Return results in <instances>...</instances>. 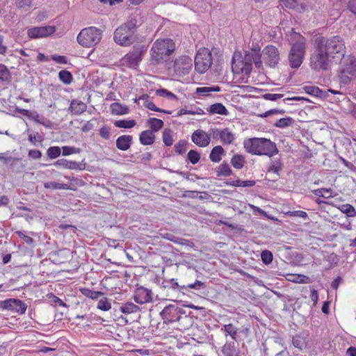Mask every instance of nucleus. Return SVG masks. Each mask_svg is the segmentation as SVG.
Instances as JSON below:
<instances>
[{
	"mask_svg": "<svg viewBox=\"0 0 356 356\" xmlns=\"http://www.w3.org/2000/svg\"><path fill=\"white\" fill-rule=\"evenodd\" d=\"M141 24V18L138 15H131L127 22L115 31L114 41L120 46H130L136 41V33Z\"/></svg>",
	"mask_w": 356,
	"mask_h": 356,
	"instance_id": "obj_1",
	"label": "nucleus"
},
{
	"mask_svg": "<svg viewBox=\"0 0 356 356\" xmlns=\"http://www.w3.org/2000/svg\"><path fill=\"white\" fill-rule=\"evenodd\" d=\"M248 153L256 155H266L271 157L278 152L275 143L265 138H252L243 142Z\"/></svg>",
	"mask_w": 356,
	"mask_h": 356,
	"instance_id": "obj_2",
	"label": "nucleus"
},
{
	"mask_svg": "<svg viewBox=\"0 0 356 356\" xmlns=\"http://www.w3.org/2000/svg\"><path fill=\"white\" fill-rule=\"evenodd\" d=\"M291 47L288 55V62L292 69H298L303 62L306 52L305 38L292 29Z\"/></svg>",
	"mask_w": 356,
	"mask_h": 356,
	"instance_id": "obj_3",
	"label": "nucleus"
},
{
	"mask_svg": "<svg viewBox=\"0 0 356 356\" xmlns=\"http://www.w3.org/2000/svg\"><path fill=\"white\" fill-rule=\"evenodd\" d=\"M315 40L333 60L335 58L339 59L346 54L345 42L339 35L327 37H317Z\"/></svg>",
	"mask_w": 356,
	"mask_h": 356,
	"instance_id": "obj_4",
	"label": "nucleus"
},
{
	"mask_svg": "<svg viewBox=\"0 0 356 356\" xmlns=\"http://www.w3.org/2000/svg\"><path fill=\"white\" fill-rule=\"evenodd\" d=\"M332 63V59L314 40L313 51L309 58L310 67L317 72L327 71Z\"/></svg>",
	"mask_w": 356,
	"mask_h": 356,
	"instance_id": "obj_5",
	"label": "nucleus"
},
{
	"mask_svg": "<svg viewBox=\"0 0 356 356\" xmlns=\"http://www.w3.org/2000/svg\"><path fill=\"white\" fill-rule=\"evenodd\" d=\"M175 48V43L171 39L157 40L151 49V60L156 64L166 60Z\"/></svg>",
	"mask_w": 356,
	"mask_h": 356,
	"instance_id": "obj_6",
	"label": "nucleus"
},
{
	"mask_svg": "<svg viewBox=\"0 0 356 356\" xmlns=\"http://www.w3.org/2000/svg\"><path fill=\"white\" fill-rule=\"evenodd\" d=\"M77 42L83 47H92L102 39V31L95 26L82 29L77 35Z\"/></svg>",
	"mask_w": 356,
	"mask_h": 356,
	"instance_id": "obj_7",
	"label": "nucleus"
},
{
	"mask_svg": "<svg viewBox=\"0 0 356 356\" xmlns=\"http://www.w3.org/2000/svg\"><path fill=\"white\" fill-rule=\"evenodd\" d=\"M212 55L207 48H201L198 50L195 57V69L200 74H204L211 66Z\"/></svg>",
	"mask_w": 356,
	"mask_h": 356,
	"instance_id": "obj_8",
	"label": "nucleus"
},
{
	"mask_svg": "<svg viewBox=\"0 0 356 356\" xmlns=\"http://www.w3.org/2000/svg\"><path fill=\"white\" fill-rule=\"evenodd\" d=\"M147 48L144 44H137L133 47V49L127 54L122 58L124 64L129 67H136L142 60Z\"/></svg>",
	"mask_w": 356,
	"mask_h": 356,
	"instance_id": "obj_9",
	"label": "nucleus"
},
{
	"mask_svg": "<svg viewBox=\"0 0 356 356\" xmlns=\"http://www.w3.org/2000/svg\"><path fill=\"white\" fill-rule=\"evenodd\" d=\"M181 314H185L184 307L172 304L165 307L160 313L164 323L177 322Z\"/></svg>",
	"mask_w": 356,
	"mask_h": 356,
	"instance_id": "obj_10",
	"label": "nucleus"
},
{
	"mask_svg": "<svg viewBox=\"0 0 356 356\" xmlns=\"http://www.w3.org/2000/svg\"><path fill=\"white\" fill-rule=\"evenodd\" d=\"M164 288L172 289V290L181 291L183 293H185V291H188V289H193L196 291H200L201 289H206L205 283L196 280L194 283H191L188 284H179L177 280L171 279L169 281L165 282V284L163 286Z\"/></svg>",
	"mask_w": 356,
	"mask_h": 356,
	"instance_id": "obj_11",
	"label": "nucleus"
},
{
	"mask_svg": "<svg viewBox=\"0 0 356 356\" xmlns=\"http://www.w3.org/2000/svg\"><path fill=\"white\" fill-rule=\"evenodd\" d=\"M262 59L267 66L275 68L280 60L278 49L270 44L266 46L262 50Z\"/></svg>",
	"mask_w": 356,
	"mask_h": 356,
	"instance_id": "obj_12",
	"label": "nucleus"
},
{
	"mask_svg": "<svg viewBox=\"0 0 356 356\" xmlns=\"http://www.w3.org/2000/svg\"><path fill=\"white\" fill-rule=\"evenodd\" d=\"M193 60L187 56H182L174 62L173 70L179 76H182L189 73L192 68Z\"/></svg>",
	"mask_w": 356,
	"mask_h": 356,
	"instance_id": "obj_13",
	"label": "nucleus"
},
{
	"mask_svg": "<svg viewBox=\"0 0 356 356\" xmlns=\"http://www.w3.org/2000/svg\"><path fill=\"white\" fill-rule=\"evenodd\" d=\"M27 309V305L19 299L10 298L3 300V309L10 310L18 314H24Z\"/></svg>",
	"mask_w": 356,
	"mask_h": 356,
	"instance_id": "obj_14",
	"label": "nucleus"
},
{
	"mask_svg": "<svg viewBox=\"0 0 356 356\" xmlns=\"http://www.w3.org/2000/svg\"><path fill=\"white\" fill-rule=\"evenodd\" d=\"M340 58L339 69H341L342 73H348L351 76H356V58L353 55H344Z\"/></svg>",
	"mask_w": 356,
	"mask_h": 356,
	"instance_id": "obj_15",
	"label": "nucleus"
},
{
	"mask_svg": "<svg viewBox=\"0 0 356 356\" xmlns=\"http://www.w3.org/2000/svg\"><path fill=\"white\" fill-rule=\"evenodd\" d=\"M56 31L54 26H36L29 29L27 35L30 38H43L53 34Z\"/></svg>",
	"mask_w": 356,
	"mask_h": 356,
	"instance_id": "obj_16",
	"label": "nucleus"
},
{
	"mask_svg": "<svg viewBox=\"0 0 356 356\" xmlns=\"http://www.w3.org/2000/svg\"><path fill=\"white\" fill-rule=\"evenodd\" d=\"M304 90L306 93L314 96L315 97H321V98H326L327 97V94L331 92L334 95H339L341 97H344L345 95L339 90H333V89H327L326 91H323L321 90L318 87L313 86H307L304 87Z\"/></svg>",
	"mask_w": 356,
	"mask_h": 356,
	"instance_id": "obj_17",
	"label": "nucleus"
},
{
	"mask_svg": "<svg viewBox=\"0 0 356 356\" xmlns=\"http://www.w3.org/2000/svg\"><path fill=\"white\" fill-rule=\"evenodd\" d=\"M252 60H254L252 53L245 51V55H244V58L242 60L243 67L237 70H235V67L234 66V63H235V57L234 56L232 58V66L233 72L235 73H238L239 71L241 70L242 72H244V73L245 74L249 75L250 74V72H252V63H253Z\"/></svg>",
	"mask_w": 356,
	"mask_h": 356,
	"instance_id": "obj_18",
	"label": "nucleus"
},
{
	"mask_svg": "<svg viewBox=\"0 0 356 356\" xmlns=\"http://www.w3.org/2000/svg\"><path fill=\"white\" fill-rule=\"evenodd\" d=\"M134 300L138 304H144L152 301V290L143 286L138 287L134 294Z\"/></svg>",
	"mask_w": 356,
	"mask_h": 356,
	"instance_id": "obj_19",
	"label": "nucleus"
},
{
	"mask_svg": "<svg viewBox=\"0 0 356 356\" xmlns=\"http://www.w3.org/2000/svg\"><path fill=\"white\" fill-rule=\"evenodd\" d=\"M191 140L195 145L201 147L208 146L211 141L209 135L201 129L196 130L193 133Z\"/></svg>",
	"mask_w": 356,
	"mask_h": 356,
	"instance_id": "obj_20",
	"label": "nucleus"
},
{
	"mask_svg": "<svg viewBox=\"0 0 356 356\" xmlns=\"http://www.w3.org/2000/svg\"><path fill=\"white\" fill-rule=\"evenodd\" d=\"M133 137L131 135H123L119 136L116 140V147L122 151H127L131 145Z\"/></svg>",
	"mask_w": 356,
	"mask_h": 356,
	"instance_id": "obj_21",
	"label": "nucleus"
},
{
	"mask_svg": "<svg viewBox=\"0 0 356 356\" xmlns=\"http://www.w3.org/2000/svg\"><path fill=\"white\" fill-rule=\"evenodd\" d=\"M87 106L83 102L78 99H73L71 102L69 109L75 115H80L86 110Z\"/></svg>",
	"mask_w": 356,
	"mask_h": 356,
	"instance_id": "obj_22",
	"label": "nucleus"
},
{
	"mask_svg": "<svg viewBox=\"0 0 356 356\" xmlns=\"http://www.w3.org/2000/svg\"><path fill=\"white\" fill-rule=\"evenodd\" d=\"M111 113L115 115H122L129 113V108L127 106L118 102L113 103L110 106Z\"/></svg>",
	"mask_w": 356,
	"mask_h": 356,
	"instance_id": "obj_23",
	"label": "nucleus"
},
{
	"mask_svg": "<svg viewBox=\"0 0 356 356\" xmlns=\"http://www.w3.org/2000/svg\"><path fill=\"white\" fill-rule=\"evenodd\" d=\"M8 154V152L6 153H0V161H3L6 164L9 163L12 170H15V165H19L22 168L21 159L7 156Z\"/></svg>",
	"mask_w": 356,
	"mask_h": 356,
	"instance_id": "obj_24",
	"label": "nucleus"
},
{
	"mask_svg": "<svg viewBox=\"0 0 356 356\" xmlns=\"http://www.w3.org/2000/svg\"><path fill=\"white\" fill-rule=\"evenodd\" d=\"M225 153L224 149L220 145L214 147L209 154V159L212 162L219 163L222 159V156Z\"/></svg>",
	"mask_w": 356,
	"mask_h": 356,
	"instance_id": "obj_25",
	"label": "nucleus"
},
{
	"mask_svg": "<svg viewBox=\"0 0 356 356\" xmlns=\"http://www.w3.org/2000/svg\"><path fill=\"white\" fill-rule=\"evenodd\" d=\"M140 142L144 145H149L154 143L155 135L150 130H145L140 134Z\"/></svg>",
	"mask_w": 356,
	"mask_h": 356,
	"instance_id": "obj_26",
	"label": "nucleus"
},
{
	"mask_svg": "<svg viewBox=\"0 0 356 356\" xmlns=\"http://www.w3.org/2000/svg\"><path fill=\"white\" fill-rule=\"evenodd\" d=\"M207 111L211 114H219L223 115H227L229 113L225 106L221 103L211 104L207 108Z\"/></svg>",
	"mask_w": 356,
	"mask_h": 356,
	"instance_id": "obj_27",
	"label": "nucleus"
},
{
	"mask_svg": "<svg viewBox=\"0 0 356 356\" xmlns=\"http://www.w3.org/2000/svg\"><path fill=\"white\" fill-rule=\"evenodd\" d=\"M234 135L232 131L229 130V129L226 128L221 130V134H220V139L224 145L231 144L234 141Z\"/></svg>",
	"mask_w": 356,
	"mask_h": 356,
	"instance_id": "obj_28",
	"label": "nucleus"
},
{
	"mask_svg": "<svg viewBox=\"0 0 356 356\" xmlns=\"http://www.w3.org/2000/svg\"><path fill=\"white\" fill-rule=\"evenodd\" d=\"M180 326L182 327L183 329L187 330L190 328L193 324V316H191L189 314H186L185 311V314H181L179 317V320L177 321Z\"/></svg>",
	"mask_w": 356,
	"mask_h": 356,
	"instance_id": "obj_29",
	"label": "nucleus"
},
{
	"mask_svg": "<svg viewBox=\"0 0 356 356\" xmlns=\"http://www.w3.org/2000/svg\"><path fill=\"white\" fill-rule=\"evenodd\" d=\"M218 177H228L232 174V170L229 164L226 162L222 163L216 168Z\"/></svg>",
	"mask_w": 356,
	"mask_h": 356,
	"instance_id": "obj_30",
	"label": "nucleus"
},
{
	"mask_svg": "<svg viewBox=\"0 0 356 356\" xmlns=\"http://www.w3.org/2000/svg\"><path fill=\"white\" fill-rule=\"evenodd\" d=\"M120 310L123 313L126 314H129L132 313H136L140 311V308L138 306L135 305L133 302H126L125 304H123L120 306Z\"/></svg>",
	"mask_w": 356,
	"mask_h": 356,
	"instance_id": "obj_31",
	"label": "nucleus"
},
{
	"mask_svg": "<svg viewBox=\"0 0 356 356\" xmlns=\"http://www.w3.org/2000/svg\"><path fill=\"white\" fill-rule=\"evenodd\" d=\"M222 353L225 356H238L236 352L234 342H227L222 348Z\"/></svg>",
	"mask_w": 356,
	"mask_h": 356,
	"instance_id": "obj_32",
	"label": "nucleus"
},
{
	"mask_svg": "<svg viewBox=\"0 0 356 356\" xmlns=\"http://www.w3.org/2000/svg\"><path fill=\"white\" fill-rule=\"evenodd\" d=\"M245 163V160L243 156L241 154H235L231 159V164L236 169H241Z\"/></svg>",
	"mask_w": 356,
	"mask_h": 356,
	"instance_id": "obj_33",
	"label": "nucleus"
},
{
	"mask_svg": "<svg viewBox=\"0 0 356 356\" xmlns=\"http://www.w3.org/2000/svg\"><path fill=\"white\" fill-rule=\"evenodd\" d=\"M147 124L153 133L159 131L163 127V122L157 118H152L147 120Z\"/></svg>",
	"mask_w": 356,
	"mask_h": 356,
	"instance_id": "obj_34",
	"label": "nucleus"
},
{
	"mask_svg": "<svg viewBox=\"0 0 356 356\" xmlns=\"http://www.w3.org/2000/svg\"><path fill=\"white\" fill-rule=\"evenodd\" d=\"M136 124L134 120H120L114 122V125L118 128L131 129Z\"/></svg>",
	"mask_w": 356,
	"mask_h": 356,
	"instance_id": "obj_35",
	"label": "nucleus"
},
{
	"mask_svg": "<svg viewBox=\"0 0 356 356\" xmlns=\"http://www.w3.org/2000/svg\"><path fill=\"white\" fill-rule=\"evenodd\" d=\"M221 330L224 331L227 335H230L232 339L236 340L238 336V329L232 323L225 325Z\"/></svg>",
	"mask_w": 356,
	"mask_h": 356,
	"instance_id": "obj_36",
	"label": "nucleus"
},
{
	"mask_svg": "<svg viewBox=\"0 0 356 356\" xmlns=\"http://www.w3.org/2000/svg\"><path fill=\"white\" fill-rule=\"evenodd\" d=\"M338 209L343 213H345L348 217H355L356 216V210L355 209L349 204H341L338 207Z\"/></svg>",
	"mask_w": 356,
	"mask_h": 356,
	"instance_id": "obj_37",
	"label": "nucleus"
},
{
	"mask_svg": "<svg viewBox=\"0 0 356 356\" xmlns=\"http://www.w3.org/2000/svg\"><path fill=\"white\" fill-rule=\"evenodd\" d=\"M294 122V120L290 117L283 118L278 120L274 126L280 129H284L292 125Z\"/></svg>",
	"mask_w": 356,
	"mask_h": 356,
	"instance_id": "obj_38",
	"label": "nucleus"
},
{
	"mask_svg": "<svg viewBox=\"0 0 356 356\" xmlns=\"http://www.w3.org/2000/svg\"><path fill=\"white\" fill-rule=\"evenodd\" d=\"M58 77L60 81L63 82L64 84L71 83L73 79L72 73L65 70L59 72Z\"/></svg>",
	"mask_w": 356,
	"mask_h": 356,
	"instance_id": "obj_39",
	"label": "nucleus"
},
{
	"mask_svg": "<svg viewBox=\"0 0 356 356\" xmlns=\"http://www.w3.org/2000/svg\"><path fill=\"white\" fill-rule=\"evenodd\" d=\"M80 291L83 295L93 300L97 299L104 294L102 291H95L86 288L81 289Z\"/></svg>",
	"mask_w": 356,
	"mask_h": 356,
	"instance_id": "obj_40",
	"label": "nucleus"
},
{
	"mask_svg": "<svg viewBox=\"0 0 356 356\" xmlns=\"http://www.w3.org/2000/svg\"><path fill=\"white\" fill-rule=\"evenodd\" d=\"M312 193L318 197L329 198L332 196V191L331 188H321L312 191Z\"/></svg>",
	"mask_w": 356,
	"mask_h": 356,
	"instance_id": "obj_41",
	"label": "nucleus"
},
{
	"mask_svg": "<svg viewBox=\"0 0 356 356\" xmlns=\"http://www.w3.org/2000/svg\"><path fill=\"white\" fill-rule=\"evenodd\" d=\"M188 143L186 140H180L175 145V152L178 154H184L188 149Z\"/></svg>",
	"mask_w": 356,
	"mask_h": 356,
	"instance_id": "obj_42",
	"label": "nucleus"
},
{
	"mask_svg": "<svg viewBox=\"0 0 356 356\" xmlns=\"http://www.w3.org/2000/svg\"><path fill=\"white\" fill-rule=\"evenodd\" d=\"M45 188L51 189H70V186L67 184H60L55 181H49L44 184Z\"/></svg>",
	"mask_w": 356,
	"mask_h": 356,
	"instance_id": "obj_43",
	"label": "nucleus"
},
{
	"mask_svg": "<svg viewBox=\"0 0 356 356\" xmlns=\"http://www.w3.org/2000/svg\"><path fill=\"white\" fill-rule=\"evenodd\" d=\"M163 141L166 146H171L174 142L172 136V131L170 129H165L163 131Z\"/></svg>",
	"mask_w": 356,
	"mask_h": 356,
	"instance_id": "obj_44",
	"label": "nucleus"
},
{
	"mask_svg": "<svg viewBox=\"0 0 356 356\" xmlns=\"http://www.w3.org/2000/svg\"><path fill=\"white\" fill-rule=\"evenodd\" d=\"M187 159L191 163L196 164L199 162L200 159V154L197 151L191 149L188 152Z\"/></svg>",
	"mask_w": 356,
	"mask_h": 356,
	"instance_id": "obj_45",
	"label": "nucleus"
},
{
	"mask_svg": "<svg viewBox=\"0 0 356 356\" xmlns=\"http://www.w3.org/2000/svg\"><path fill=\"white\" fill-rule=\"evenodd\" d=\"M338 72H339V78L340 83L343 85H347V84L350 83V81H352V79L354 77H356V76H351V75L348 74V73H342L341 69H339V68Z\"/></svg>",
	"mask_w": 356,
	"mask_h": 356,
	"instance_id": "obj_46",
	"label": "nucleus"
},
{
	"mask_svg": "<svg viewBox=\"0 0 356 356\" xmlns=\"http://www.w3.org/2000/svg\"><path fill=\"white\" fill-rule=\"evenodd\" d=\"M60 153L61 149L58 146L50 147L47 151V154L51 159L58 158L60 155Z\"/></svg>",
	"mask_w": 356,
	"mask_h": 356,
	"instance_id": "obj_47",
	"label": "nucleus"
},
{
	"mask_svg": "<svg viewBox=\"0 0 356 356\" xmlns=\"http://www.w3.org/2000/svg\"><path fill=\"white\" fill-rule=\"evenodd\" d=\"M292 343L295 348L302 349L305 345V339L300 335H296L292 338Z\"/></svg>",
	"mask_w": 356,
	"mask_h": 356,
	"instance_id": "obj_48",
	"label": "nucleus"
},
{
	"mask_svg": "<svg viewBox=\"0 0 356 356\" xmlns=\"http://www.w3.org/2000/svg\"><path fill=\"white\" fill-rule=\"evenodd\" d=\"M34 120L36 122L44 126L47 128H51L52 125V122L48 120L47 118H44L42 115H40L39 114H36Z\"/></svg>",
	"mask_w": 356,
	"mask_h": 356,
	"instance_id": "obj_49",
	"label": "nucleus"
},
{
	"mask_svg": "<svg viewBox=\"0 0 356 356\" xmlns=\"http://www.w3.org/2000/svg\"><path fill=\"white\" fill-rule=\"evenodd\" d=\"M156 94L161 97H167L168 99L178 100L177 97L175 94L164 88L157 90Z\"/></svg>",
	"mask_w": 356,
	"mask_h": 356,
	"instance_id": "obj_50",
	"label": "nucleus"
},
{
	"mask_svg": "<svg viewBox=\"0 0 356 356\" xmlns=\"http://www.w3.org/2000/svg\"><path fill=\"white\" fill-rule=\"evenodd\" d=\"M111 307V302L107 298H102L99 300L97 308L103 311H108Z\"/></svg>",
	"mask_w": 356,
	"mask_h": 356,
	"instance_id": "obj_51",
	"label": "nucleus"
},
{
	"mask_svg": "<svg viewBox=\"0 0 356 356\" xmlns=\"http://www.w3.org/2000/svg\"><path fill=\"white\" fill-rule=\"evenodd\" d=\"M261 258L265 264H269L272 262L273 256L270 251L266 250L261 253Z\"/></svg>",
	"mask_w": 356,
	"mask_h": 356,
	"instance_id": "obj_52",
	"label": "nucleus"
},
{
	"mask_svg": "<svg viewBox=\"0 0 356 356\" xmlns=\"http://www.w3.org/2000/svg\"><path fill=\"white\" fill-rule=\"evenodd\" d=\"M80 149L74 147H70V146H63L62 147V153L63 156H68L72 154H76L79 153Z\"/></svg>",
	"mask_w": 356,
	"mask_h": 356,
	"instance_id": "obj_53",
	"label": "nucleus"
},
{
	"mask_svg": "<svg viewBox=\"0 0 356 356\" xmlns=\"http://www.w3.org/2000/svg\"><path fill=\"white\" fill-rule=\"evenodd\" d=\"M16 4L19 8L26 11L31 8L32 0H17Z\"/></svg>",
	"mask_w": 356,
	"mask_h": 356,
	"instance_id": "obj_54",
	"label": "nucleus"
},
{
	"mask_svg": "<svg viewBox=\"0 0 356 356\" xmlns=\"http://www.w3.org/2000/svg\"><path fill=\"white\" fill-rule=\"evenodd\" d=\"M10 76V72L7 67L1 63H0V79L1 81L8 80Z\"/></svg>",
	"mask_w": 356,
	"mask_h": 356,
	"instance_id": "obj_55",
	"label": "nucleus"
},
{
	"mask_svg": "<svg viewBox=\"0 0 356 356\" xmlns=\"http://www.w3.org/2000/svg\"><path fill=\"white\" fill-rule=\"evenodd\" d=\"M254 60H252L253 63H254V65L257 68L259 69L262 67V53L261 54H257V53H252Z\"/></svg>",
	"mask_w": 356,
	"mask_h": 356,
	"instance_id": "obj_56",
	"label": "nucleus"
},
{
	"mask_svg": "<svg viewBox=\"0 0 356 356\" xmlns=\"http://www.w3.org/2000/svg\"><path fill=\"white\" fill-rule=\"evenodd\" d=\"M16 234H17V236L22 238L26 243L29 244V245H31L34 240L33 239V238L24 234L21 231H17L16 232Z\"/></svg>",
	"mask_w": 356,
	"mask_h": 356,
	"instance_id": "obj_57",
	"label": "nucleus"
},
{
	"mask_svg": "<svg viewBox=\"0 0 356 356\" xmlns=\"http://www.w3.org/2000/svg\"><path fill=\"white\" fill-rule=\"evenodd\" d=\"M288 215L289 216L299 217L303 219H307L308 218L307 213L303 211H289Z\"/></svg>",
	"mask_w": 356,
	"mask_h": 356,
	"instance_id": "obj_58",
	"label": "nucleus"
},
{
	"mask_svg": "<svg viewBox=\"0 0 356 356\" xmlns=\"http://www.w3.org/2000/svg\"><path fill=\"white\" fill-rule=\"evenodd\" d=\"M283 97L282 94H273L266 93L263 95V97L266 100L276 101Z\"/></svg>",
	"mask_w": 356,
	"mask_h": 356,
	"instance_id": "obj_59",
	"label": "nucleus"
},
{
	"mask_svg": "<svg viewBox=\"0 0 356 356\" xmlns=\"http://www.w3.org/2000/svg\"><path fill=\"white\" fill-rule=\"evenodd\" d=\"M99 135L104 139L108 140L111 137L110 129L106 127L101 128L99 130Z\"/></svg>",
	"mask_w": 356,
	"mask_h": 356,
	"instance_id": "obj_60",
	"label": "nucleus"
},
{
	"mask_svg": "<svg viewBox=\"0 0 356 356\" xmlns=\"http://www.w3.org/2000/svg\"><path fill=\"white\" fill-rule=\"evenodd\" d=\"M285 113L284 110H279V109H270L265 112L264 113L261 115V117L262 118H266L268 116H270L273 114H284Z\"/></svg>",
	"mask_w": 356,
	"mask_h": 356,
	"instance_id": "obj_61",
	"label": "nucleus"
},
{
	"mask_svg": "<svg viewBox=\"0 0 356 356\" xmlns=\"http://www.w3.org/2000/svg\"><path fill=\"white\" fill-rule=\"evenodd\" d=\"M51 58L57 63L66 64L67 63V59L65 56L54 55Z\"/></svg>",
	"mask_w": 356,
	"mask_h": 356,
	"instance_id": "obj_62",
	"label": "nucleus"
},
{
	"mask_svg": "<svg viewBox=\"0 0 356 356\" xmlns=\"http://www.w3.org/2000/svg\"><path fill=\"white\" fill-rule=\"evenodd\" d=\"M211 92L209 87L197 88L196 93L202 96H209Z\"/></svg>",
	"mask_w": 356,
	"mask_h": 356,
	"instance_id": "obj_63",
	"label": "nucleus"
},
{
	"mask_svg": "<svg viewBox=\"0 0 356 356\" xmlns=\"http://www.w3.org/2000/svg\"><path fill=\"white\" fill-rule=\"evenodd\" d=\"M347 7L352 13L356 15V0H350Z\"/></svg>",
	"mask_w": 356,
	"mask_h": 356,
	"instance_id": "obj_64",
	"label": "nucleus"
}]
</instances>
